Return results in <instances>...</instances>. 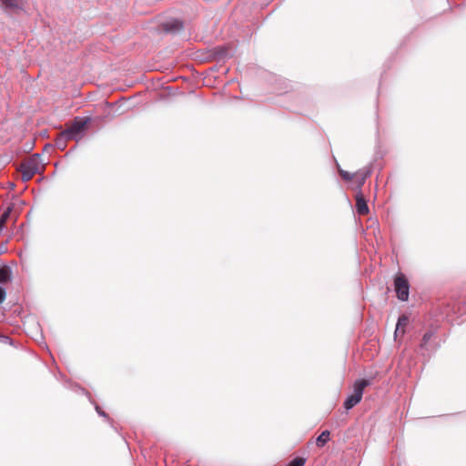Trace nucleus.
Wrapping results in <instances>:
<instances>
[{"label": "nucleus", "mask_w": 466, "mask_h": 466, "mask_svg": "<svg viewBox=\"0 0 466 466\" xmlns=\"http://www.w3.org/2000/svg\"><path fill=\"white\" fill-rule=\"evenodd\" d=\"M22 175V180L26 182L33 178L35 174L45 171V164L39 154H33L21 162L18 169Z\"/></svg>", "instance_id": "obj_1"}, {"label": "nucleus", "mask_w": 466, "mask_h": 466, "mask_svg": "<svg viewBox=\"0 0 466 466\" xmlns=\"http://www.w3.org/2000/svg\"><path fill=\"white\" fill-rule=\"evenodd\" d=\"M369 385L370 381L368 380H357L353 386V393L349 395L344 401V408L350 410L357 405L362 399L364 389Z\"/></svg>", "instance_id": "obj_2"}, {"label": "nucleus", "mask_w": 466, "mask_h": 466, "mask_svg": "<svg viewBox=\"0 0 466 466\" xmlns=\"http://www.w3.org/2000/svg\"><path fill=\"white\" fill-rule=\"evenodd\" d=\"M394 290L400 300L407 301L409 299L410 284L403 273H398L394 278Z\"/></svg>", "instance_id": "obj_3"}, {"label": "nucleus", "mask_w": 466, "mask_h": 466, "mask_svg": "<svg viewBox=\"0 0 466 466\" xmlns=\"http://www.w3.org/2000/svg\"><path fill=\"white\" fill-rule=\"evenodd\" d=\"M89 121L90 119L88 117H76L64 130L66 136H68L72 139H77L81 133L86 128Z\"/></svg>", "instance_id": "obj_4"}, {"label": "nucleus", "mask_w": 466, "mask_h": 466, "mask_svg": "<svg viewBox=\"0 0 466 466\" xmlns=\"http://www.w3.org/2000/svg\"><path fill=\"white\" fill-rule=\"evenodd\" d=\"M356 209L359 215L364 216L369 213V207L366 199L361 192L357 193L356 195Z\"/></svg>", "instance_id": "obj_5"}, {"label": "nucleus", "mask_w": 466, "mask_h": 466, "mask_svg": "<svg viewBox=\"0 0 466 466\" xmlns=\"http://www.w3.org/2000/svg\"><path fill=\"white\" fill-rule=\"evenodd\" d=\"M3 6L7 11H17L24 7V0H2Z\"/></svg>", "instance_id": "obj_6"}, {"label": "nucleus", "mask_w": 466, "mask_h": 466, "mask_svg": "<svg viewBox=\"0 0 466 466\" xmlns=\"http://www.w3.org/2000/svg\"><path fill=\"white\" fill-rule=\"evenodd\" d=\"M68 140H73L71 137H69L68 136H66V132L63 131L61 132L57 138L56 139V146L61 149V150H64L66 147V142Z\"/></svg>", "instance_id": "obj_7"}, {"label": "nucleus", "mask_w": 466, "mask_h": 466, "mask_svg": "<svg viewBox=\"0 0 466 466\" xmlns=\"http://www.w3.org/2000/svg\"><path fill=\"white\" fill-rule=\"evenodd\" d=\"M330 432L326 430L323 431L317 438L316 444L319 447H323L329 441Z\"/></svg>", "instance_id": "obj_8"}, {"label": "nucleus", "mask_w": 466, "mask_h": 466, "mask_svg": "<svg viewBox=\"0 0 466 466\" xmlns=\"http://www.w3.org/2000/svg\"><path fill=\"white\" fill-rule=\"evenodd\" d=\"M410 322H396V329L394 332L395 339L399 335H403L406 331L407 325Z\"/></svg>", "instance_id": "obj_9"}, {"label": "nucleus", "mask_w": 466, "mask_h": 466, "mask_svg": "<svg viewBox=\"0 0 466 466\" xmlns=\"http://www.w3.org/2000/svg\"><path fill=\"white\" fill-rule=\"evenodd\" d=\"M433 335H434V331L431 329L425 332V334L422 337V341L420 343L421 349L428 350V343L431 340V339L433 337Z\"/></svg>", "instance_id": "obj_10"}, {"label": "nucleus", "mask_w": 466, "mask_h": 466, "mask_svg": "<svg viewBox=\"0 0 466 466\" xmlns=\"http://www.w3.org/2000/svg\"><path fill=\"white\" fill-rule=\"evenodd\" d=\"M11 272L10 268L7 267H3L0 268V282H7L10 279Z\"/></svg>", "instance_id": "obj_11"}, {"label": "nucleus", "mask_w": 466, "mask_h": 466, "mask_svg": "<svg viewBox=\"0 0 466 466\" xmlns=\"http://www.w3.org/2000/svg\"><path fill=\"white\" fill-rule=\"evenodd\" d=\"M23 324L28 329H35L36 331H38L39 334H40V337L42 338V328L40 327V323L39 322H35V321H32V322H23Z\"/></svg>", "instance_id": "obj_12"}, {"label": "nucleus", "mask_w": 466, "mask_h": 466, "mask_svg": "<svg viewBox=\"0 0 466 466\" xmlns=\"http://www.w3.org/2000/svg\"><path fill=\"white\" fill-rule=\"evenodd\" d=\"M306 459L303 457H296L287 466H304Z\"/></svg>", "instance_id": "obj_13"}, {"label": "nucleus", "mask_w": 466, "mask_h": 466, "mask_svg": "<svg viewBox=\"0 0 466 466\" xmlns=\"http://www.w3.org/2000/svg\"><path fill=\"white\" fill-rule=\"evenodd\" d=\"M181 28H182V24L178 21L174 22L172 25L170 24L167 25V30H179Z\"/></svg>", "instance_id": "obj_14"}, {"label": "nucleus", "mask_w": 466, "mask_h": 466, "mask_svg": "<svg viewBox=\"0 0 466 466\" xmlns=\"http://www.w3.org/2000/svg\"><path fill=\"white\" fill-rule=\"evenodd\" d=\"M0 342L12 345L13 339L7 335L0 334Z\"/></svg>", "instance_id": "obj_15"}, {"label": "nucleus", "mask_w": 466, "mask_h": 466, "mask_svg": "<svg viewBox=\"0 0 466 466\" xmlns=\"http://www.w3.org/2000/svg\"><path fill=\"white\" fill-rule=\"evenodd\" d=\"M95 409L99 416L109 420L108 415L104 410H102L101 408L97 404L95 405Z\"/></svg>", "instance_id": "obj_16"}, {"label": "nucleus", "mask_w": 466, "mask_h": 466, "mask_svg": "<svg viewBox=\"0 0 466 466\" xmlns=\"http://www.w3.org/2000/svg\"><path fill=\"white\" fill-rule=\"evenodd\" d=\"M339 172H340L341 177L346 180H351L354 177L353 174H350L347 171L340 170Z\"/></svg>", "instance_id": "obj_17"}, {"label": "nucleus", "mask_w": 466, "mask_h": 466, "mask_svg": "<svg viewBox=\"0 0 466 466\" xmlns=\"http://www.w3.org/2000/svg\"><path fill=\"white\" fill-rule=\"evenodd\" d=\"M9 215H10V209L6 210L5 212H4L1 217H0V220H3L4 222L6 223L8 218H9Z\"/></svg>", "instance_id": "obj_18"}, {"label": "nucleus", "mask_w": 466, "mask_h": 466, "mask_svg": "<svg viewBox=\"0 0 466 466\" xmlns=\"http://www.w3.org/2000/svg\"><path fill=\"white\" fill-rule=\"evenodd\" d=\"M5 299V290L0 287V303H2Z\"/></svg>", "instance_id": "obj_19"}, {"label": "nucleus", "mask_w": 466, "mask_h": 466, "mask_svg": "<svg viewBox=\"0 0 466 466\" xmlns=\"http://www.w3.org/2000/svg\"><path fill=\"white\" fill-rule=\"evenodd\" d=\"M5 225V222H4L3 220H0V232L3 230Z\"/></svg>", "instance_id": "obj_20"}, {"label": "nucleus", "mask_w": 466, "mask_h": 466, "mask_svg": "<svg viewBox=\"0 0 466 466\" xmlns=\"http://www.w3.org/2000/svg\"><path fill=\"white\" fill-rule=\"evenodd\" d=\"M398 320H400V321L407 320V318L404 315H402V316L399 317Z\"/></svg>", "instance_id": "obj_21"}]
</instances>
